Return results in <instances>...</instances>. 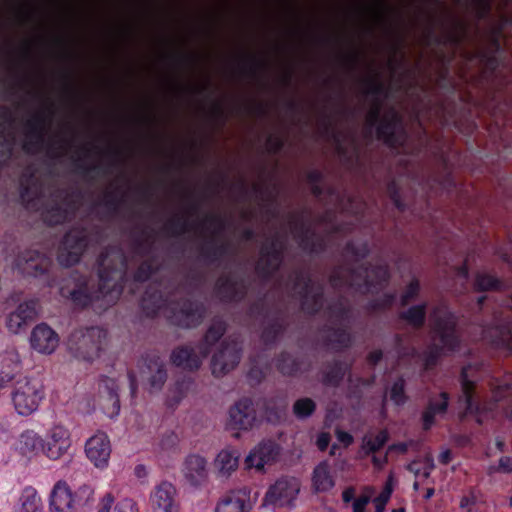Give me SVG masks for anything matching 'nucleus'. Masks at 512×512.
Returning <instances> with one entry per match:
<instances>
[{"label": "nucleus", "mask_w": 512, "mask_h": 512, "mask_svg": "<svg viewBox=\"0 0 512 512\" xmlns=\"http://www.w3.org/2000/svg\"><path fill=\"white\" fill-rule=\"evenodd\" d=\"M433 343L426 358V366L434 364L437 357L448 354L459 346L456 318L445 306H436L431 314Z\"/></svg>", "instance_id": "1"}, {"label": "nucleus", "mask_w": 512, "mask_h": 512, "mask_svg": "<svg viewBox=\"0 0 512 512\" xmlns=\"http://www.w3.org/2000/svg\"><path fill=\"white\" fill-rule=\"evenodd\" d=\"M387 279V267L381 263L370 267L361 264L357 269L350 271L349 274L346 270L337 271L332 281L334 285L347 284L355 286L362 293H373L380 289Z\"/></svg>", "instance_id": "2"}, {"label": "nucleus", "mask_w": 512, "mask_h": 512, "mask_svg": "<svg viewBox=\"0 0 512 512\" xmlns=\"http://www.w3.org/2000/svg\"><path fill=\"white\" fill-rule=\"evenodd\" d=\"M11 403L20 416H30L40 407L45 398V387L35 377H25L15 382L11 391Z\"/></svg>", "instance_id": "3"}, {"label": "nucleus", "mask_w": 512, "mask_h": 512, "mask_svg": "<svg viewBox=\"0 0 512 512\" xmlns=\"http://www.w3.org/2000/svg\"><path fill=\"white\" fill-rule=\"evenodd\" d=\"M224 331V323L222 321H215L207 331L203 344L197 348L181 347L174 350L171 356L173 363L184 369H197L202 360L207 356L210 346L223 335Z\"/></svg>", "instance_id": "4"}, {"label": "nucleus", "mask_w": 512, "mask_h": 512, "mask_svg": "<svg viewBox=\"0 0 512 512\" xmlns=\"http://www.w3.org/2000/svg\"><path fill=\"white\" fill-rule=\"evenodd\" d=\"M474 369L472 367L464 368L462 371V397L460 401L464 403L466 412L481 413L484 411H491L494 402L499 401L504 397L506 391L509 389L508 383L498 384L492 388V402L483 403L480 407L479 389L475 386V382L470 377Z\"/></svg>", "instance_id": "5"}, {"label": "nucleus", "mask_w": 512, "mask_h": 512, "mask_svg": "<svg viewBox=\"0 0 512 512\" xmlns=\"http://www.w3.org/2000/svg\"><path fill=\"white\" fill-rule=\"evenodd\" d=\"M106 341V332L100 328H90L86 332L71 335L68 341L69 351L78 359L92 361Z\"/></svg>", "instance_id": "6"}, {"label": "nucleus", "mask_w": 512, "mask_h": 512, "mask_svg": "<svg viewBox=\"0 0 512 512\" xmlns=\"http://www.w3.org/2000/svg\"><path fill=\"white\" fill-rule=\"evenodd\" d=\"M72 445L71 433L62 424L51 426L43 439V454L50 460H59Z\"/></svg>", "instance_id": "7"}, {"label": "nucleus", "mask_w": 512, "mask_h": 512, "mask_svg": "<svg viewBox=\"0 0 512 512\" xmlns=\"http://www.w3.org/2000/svg\"><path fill=\"white\" fill-rule=\"evenodd\" d=\"M300 492V482L294 477L277 480L267 491L265 502L277 507L290 506Z\"/></svg>", "instance_id": "8"}, {"label": "nucleus", "mask_w": 512, "mask_h": 512, "mask_svg": "<svg viewBox=\"0 0 512 512\" xmlns=\"http://www.w3.org/2000/svg\"><path fill=\"white\" fill-rule=\"evenodd\" d=\"M149 502L153 512H180L177 489L168 481H162L154 487Z\"/></svg>", "instance_id": "9"}, {"label": "nucleus", "mask_w": 512, "mask_h": 512, "mask_svg": "<svg viewBox=\"0 0 512 512\" xmlns=\"http://www.w3.org/2000/svg\"><path fill=\"white\" fill-rule=\"evenodd\" d=\"M256 425V411L248 399L237 402L229 410L227 427L233 431H249Z\"/></svg>", "instance_id": "10"}, {"label": "nucleus", "mask_w": 512, "mask_h": 512, "mask_svg": "<svg viewBox=\"0 0 512 512\" xmlns=\"http://www.w3.org/2000/svg\"><path fill=\"white\" fill-rule=\"evenodd\" d=\"M240 359V347L237 342L224 341L218 351L213 355L211 368L215 376H222L238 364Z\"/></svg>", "instance_id": "11"}, {"label": "nucleus", "mask_w": 512, "mask_h": 512, "mask_svg": "<svg viewBox=\"0 0 512 512\" xmlns=\"http://www.w3.org/2000/svg\"><path fill=\"white\" fill-rule=\"evenodd\" d=\"M39 304L34 299L20 303L17 308L6 317V327L13 333H20L38 315Z\"/></svg>", "instance_id": "12"}, {"label": "nucleus", "mask_w": 512, "mask_h": 512, "mask_svg": "<svg viewBox=\"0 0 512 512\" xmlns=\"http://www.w3.org/2000/svg\"><path fill=\"white\" fill-rule=\"evenodd\" d=\"M86 247V240L82 230H72L64 238L59 249L58 260L64 266L77 263Z\"/></svg>", "instance_id": "13"}, {"label": "nucleus", "mask_w": 512, "mask_h": 512, "mask_svg": "<svg viewBox=\"0 0 512 512\" xmlns=\"http://www.w3.org/2000/svg\"><path fill=\"white\" fill-rule=\"evenodd\" d=\"M118 390V384L114 379L104 378L99 383L98 404L109 417H114L119 414L120 400Z\"/></svg>", "instance_id": "14"}, {"label": "nucleus", "mask_w": 512, "mask_h": 512, "mask_svg": "<svg viewBox=\"0 0 512 512\" xmlns=\"http://www.w3.org/2000/svg\"><path fill=\"white\" fill-rule=\"evenodd\" d=\"M76 499L67 482L59 480L53 486L49 496L50 512H74Z\"/></svg>", "instance_id": "15"}, {"label": "nucleus", "mask_w": 512, "mask_h": 512, "mask_svg": "<svg viewBox=\"0 0 512 512\" xmlns=\"http://www.w3.org/2000/svg\"><path fill=\"white\" fill-rule=\"evenodd\" d=\"M30 345L40 354L50 355L59 345L58 334L46 324H38L31 331Z\"/></svg>", "instance_id": "16"}, {"label": "nucleus", "mask_w": 512, "mask_h": 512, "mask_svg": "<svg viewBox=\"0 0 512 512\" xmlns=\"http://www.w3.org/2000/svg\"><path fill=\"white\" fill-rule=\"evenodd\" d=\"M278 455V447L273 442H263L254 447L245 458V468L263 472L265 466L271 465Z\"/></svg>", "instance_id": "17"}, {"label": "nucleus", "mask_w": 512, "mask_h": 512, "mask_svg": "<svg viewBox=\"0 0 512 512\" xmlns=\"http://www.w3.org/2000/svg\"><path fill=\"white\" fill-rule=\"evenodd\" d=\"M85 451L87 457L96 467L106 466L111 454L108 436L103 432L94 434L87 440Z\"/></svg>", "instance_id": "18"}, {"label": "nucleus", "mask_w": 512, "mask_h": 512, "mask_svg": "<svg viewBox=\"0 0 512 512\" xmlns=\"http://www.w3.org/2000/svg\"><path fill=\"white\" fill-rule=\"evenodd\" d=\"M181 471L190 485L199 486L208 478L207 460L198 454H191L185 458Z\"/></svg>", "instance_id": "19"}, {"label": "nucleus", "mask_w": 512, "mask_h": 512, "mask_svg": "<svg viewBox=\"0 0 512 512\" xmlns=\"http://www.w3.org/2000/svg\"><path fill=\"white\" fill-rule=\"evenodd\" d=\"M22 359L19 351L10 347L0 353V381L10 383L22 370Z\"/></svg>", "instance_id": "20"}, {"label": "nucleus", "mask_w": 512, "mask_h": 512, "mask_svg": "<svg viewBox=\"0 0 512 512\" xmlns=\"http://www.w3.org/2000/svg\"><path fill=\"white\" fill-rule=\"evenodd\" d=\"M251 508L247 489L231 491L217 504L215 512H247Z\"/></svg>", "instance_id": "21"}, {"label": "nucleus", "mask_w": 512, "mask_h": 512, "mask_svg": "<svg viewBox=\"0 0 512 512\" xmlns=\"http://www.w3.org/2000/svg\"><path fill=\"white\" fill-rule=\"evenodd\" d=\"M378 136L392 147L402 145L405 136L398 121L397 114L392 111L377 128Z\"/></svg>", "instance_id": "22"}, {"label": "nucleus", "mask_w": 512, "mask_h": 512, "mask_svg": "<svg viewBox=\"0 0 512 512\" xmlns=\"http://www.w3.org/2000/svg\"><path fill=\"white\" fill-rule=\"evenodd\" d=\"M15 450L22 456L31 459L43 453V439L34 430H25L15 442Z\"/></svg>", "instance_id": "23"}, {"label": "nucleus", "mask_w": 512, "mask_h": 512, "mask_svg": "<svg viewBox=\"0 0 512 512\" xmlns=\"http://www.w3.org/2000/svg\"><path fill=\"white\" fill-rule=\"evenodd\" d=\"M240 452L237 449L225 448L221 450L214 465L221 476L227 477L235 472L239 465Z\"/></svg>", "instance_id": "24"}, {"label": "nucleus", "mask_w": 512, "mask_h": 512, "mask_svg": "<svg viewBox=\"0 0 512 512\" xmlns=\"http://www.w3.org/2000/svg\"><path fill=\"white\" fill-rule=\"evenodd\" d=\"M14 512H44L40 495L34 487H25L18 498Z\"/></svg>", "instance_id": "25"}, {"label": "nucleus", "mask_w": 512, "mask_h": 512, "mask_svg": "<svg viewBox=\"0 0 512 512\" xmlns=\"http://www.w3.org/2000/svg\"><path fill=\"white\" fill-rule=\"evenodd\" d=\"M335 486V479L326 461L319 463L312 473V487L317 492H327Z\"/></svg>", "instance_id": "26"}, {"label": "nucleus", "mask_w": 512, "mask_h": 512, "mask_svg": "<svg viewBox=\"0 0 512 512\" xmlns=\"http://www.w3.org/2000/svg\"><path fill=\"white\" fill-rule=\"evenodd\" d=\"M143 373L147 379L150 392L160 390L166 381V371L163 364L158 360L151 361L147 365V371Z\"/></svg>", "instance_id": "27"}, {"label": "nucleus", "mask_w": 512, "mask_h": 512, "mask_svg": "<svg viewBox=\"0 0 512 512\" xmlns=\"http://www.w3.org/2000/svg\"><path fill=\"white\" fill-rule=\"evenodd\" d=\"M448 398L445 393H441L438 398L432 400L423 414L424 428L429 429L437 416H442L446 412Z\"/></svg>", "instance_id": "28"}, {"label": "nucleus", "mask_w": 512, "mask_h": 512, "mask_svg": "<svg viewBox=\"0 0 512 512\" xmlns=\"http://www.w3.org/2000/svg\"><path fill=\"white\" fill-rule=\"evenodd\" d=\"M474 285L480 291H495L502 287V282L491 273L479 272L476 275Z\"/></svg>", "instance_id": "29"}, {"label": "nucleus", "mask_w": 512, "mask_h": 512, "mask_svg": "<svg viewBox=\"0 0 512 512\" xmlns=\"http://www.w3.org/2000/svg\"><path fill=\"white\" fill-rule=\"evenodd\" d=\"M426 315V305L425 304H417L411 306L406 311H404L401 315L402 319L406 321L409 325L414 327H419L423 325Z\"/></svg>", "instance_id": "30"}, {"label": "nucleus", "mask_w": 512, "mask_h": 512, "mask_svg": "<svg viewBox=\"0 0 512 512\" xmlns=\"http://www.w3.org/2000/svg\"><path fill=\"white\" fill-rule=\"evenodd\" d=\"M315 410V403L310 398L298 399L293 405V412L297 418L309 417Z\"/></svg>", "instance_id": "31"}, {"label": "nucleus", "mask_w": 512, "mask_h": 512, "mask_svg": "<svg viewBox=\"0 0 512 512\" xmlns=\"http://www.w3.org/2000/svg\"><path fill=\"white\" fill-rule=\"evenodd\" d=\"M434 468L433 459L431 456H426L423 463L413 461L408 465V469L416 476L429 477L431 471Z\"/></svg>", "instance_id": "32"}, {"label": "nucleus", "mask_w": 512, "mask_h": 512, "mask_svg": "<svg viewBox=\"0 0 512 512\" xmlns=\"http://www.w3.org/2000/svg\"><path fill=\"white\" fill-rule=\"evenodd\" d=\"M388 440V432L382 430L376 435L364 439V448L369 452H375L381 449Z\"/></svg>", "instance_id": "33"}, {"label": "nucleus", "mask_w": 512, "mask_h": 512, "mask_svg": "<svg viewBox=\"0 0 512 512\" xmlns=\"http://www.w3.org/2000/svg\"><path fill=\"white\" fill-rule=\"evenodd\" d=\"M491 341L498 347L512 349V336L507 329H494L489 332Z\"/></svg>", "instance_id": "34"}, {"label": "nucleus", "mask_w": 512, "mask_h": 512, "mask_svg": "<svg viewBox=\"0 0 512 512\" xmlns=\"http://www.w3.org/2000/svg\"><path fill=\"white\" fill-rule=\"evenodd\" d=\"M420 292V283L417 279H411L403 290L400 300L402 305L413 301Z\"/></svg>", "instance_id": "35"}, {"label": "nucleus", "mask_w": 512, "mask_h": 512, "mask_svg": "<svg viewBox=\"0 0 512 512\" xmlns=\"http://www.w3.org/2000/svg\"><path fill=\"white\" fill-rule=\"evenodd\" d=\"M201 318V313L198 310H183L181 314L177 316V322L179 325L190 327L196 325Z\"/></svg>", "instance_id": "36"}, {"label": "nucleus", "mask_w": 512, "mask_h": 512, "mask_svg": "<svg viewBox=\"0 0 512 512\" xmlns=\"http://www.w3.org/2000/svg\"><path fill=\"white\" fill-rule=\"evenodd\" d=\"M390 399L396 404L400 405L405 402L404 394V381L402 379L397 380L390 390Z\"/></svg>", "instance_id": "37"}, {"label": "nucleus", "mask_w": 512, "mask_h": 512, "mask_svg": "<svg viewBox=\"0 0 512 512\" xmlns=\"http://www.w3.org/2000/svg\"><path fill=\"white\" fill-rule=\"evenodd\" d=\"M392 493V487L390 485V482L387 483L385 489L382 491V493L374 499V504L376 508V512H383L386 503L388 502L390 496Z\"/></svg>", "instance_id": "38"}, {"label": "nucleus", "mask_w": 512, "mask_h": 512, "mask_svg": "<svg viewBox=\"0 0 512 512\" xmlns=\"http://www.w3.org/2000/svg\"><path fill=\"white\" fill-rule=\"evenodd\" d=\"M478 498L476 494L471 491L468 495H464L460 500V508L466 512H476V503Z\"/></svg>", "instance_id": "39"}, {"label": "nucleus", "mask_w": 512, "mask_h": 512, "mask_svg": "<svg viewBox=\"0 0 512 512\" xmlns=\"http://www.w3.org/2000/svg\"><path fill=\"white\" fill-rule=\"evenodd\" d=\"M512 471V458L505 456L499 460V465L497 467H490L489 473L492 474L494 472H503L509 473Z\"/></svg>", "instance_id": "40"}, {"label": "nucleus", "mask_w": 512, "mask_h": 512, "mask_svg": "<svg viewBox=\"0 0 512 512\" xmlns=\"http://www.w3.org/2000/svg\"><path fill=\"white\" fill-rule=\"evenodd\" d=\"M114 512H138V509L133 500L125 498L116 504Z\"/></svg>", "instance_id": "41"}, {"label": "nucleus", "mask_w": 512, "mask_h": 512, "mask_svg": "<svg viewBox=\"0 0 512 512\" xmlns=\"http://www.w3.org/2000/svg\"><path fill=\"white\" fill-rule=\"evenodd\" d=\"M18 266L24 274L37 275L38 262L33 258L26 259L25 264H22L21 260H19Z\"/></svg>", "instance_id": "42"}, {"label": "nucleus", "mask_w": 512, "mask_h": 512, "mask_svg": "<svg viewBox=\"0 0 512 512\" xmlns=\"http://www.w3.org/2000/svg\"><path fill=\"white\" fill-rule=\"evenodd\" d=\"M66 219V213L65 211H62L60 208L55 209V211H49L45 215V220L49 224H58Z\"/></svg>", "instance_id": "43"}, {"label": "nucleus", "mask_w": 512, "mask_h": 512, "mask_svg": "<svg viewBox=\"0 0 512 512\" xmlns=\"http://www.w3.org/2000/svg\"><path fill=\"white\" fill-rule=\"evenodd\" d=\"M279 263H280V257H279L278 252H274L271 255L263 253V255L260 259V262H259V266H264V264H265L271 268H275L279 265Z\"/></svg>", "instance_id": "44"}, {"label": "nucleus", "mask_w": 512, "mask_h": 512, "mask_svg": "<svg viewBox=\"0 0 512 512\" xmlns=\"http://www.w3.org/2000/svg\"><path fill=\"white\" fill-rule=\"evenodd\" d=\"M114 504V496L111 493H106L99 502L97 512H110Z\"/></svg>", "instance_id": "45"}, {"label": "nucleus", "mask_w": 512, "mask_h": 512, "mask_svg": "<svg viewBox=\"0 0 512 512\" xmlns=\"http://www.w3.org/2000/svg\"><path fill=\"white\" fill-rule=\"evenodd\" d=\"M60 292L63 297L71 298L74 302L83 304L81 300L82 292L80 290H67L65 287H62Z\"/></svg>", "instance_id": "46"}, {"label": "nucleus", "mask_w": 512, "mask_h": 512, "mask_svg": "<svg viewBox=\"0 0 512 512\" xmlns=\"http://www.w3.org/2000/svg\"><path fill=\"white\" fill-rule=\"evenodd\" d=\"M370 501L369 496H361L353 502V512H364L365 507Z\"/></svg>", "instance_id": "47"}, {"label": "nucleus", "mask_w": 512, "mask_h": 512, "mask_svg": "<svg viewBox=\"0 0 512 512\" xmlns=\"http://www.w3.org/2000/svg\"><path fill=\"white\" fill-rule=\"evenodd\" d=\"M336 437L337 440L345 447L349 446L353 442V437L349 433L341 430L336 431Z\"/></svg>", "instance_id": "48"}, {"label": "nucleus", "mask_w": 512, "mask_h": 512, "mask_svg": "<svg viewBox=\"0 0 512 512\" xmlns=\"http://www.w3.org/2000/svg\"><path fill=\"white\" fill-rule=\"evenodd\" d=\"M330 442V437L327 433H322L317 438V446L318 448L323 451L325 450Z\"/></svg>", "instance_id": "49"}, {"label": "nucleus", "mask_w": 512, "mask_h": 512, "mask_svg": "<svg viewBox=\"0 0 512 512\" xmlns=\"http://www.w3.org/2000/svg\"><path fill=\"white\" fill-rule=\"evenodd\" d=\"M379 114H380V111H379L378 107H374L371 109V111L368 114V118H367V122L370 126H373L376 123V121L379 117Z\"/></svg>", "instance_id": "50"}, {"label": "nucleus", "mask_w": 512, "mask_h": 512, "mask_svg": "<svg viewBox=\"0 0 512 512\" xmlns=\"http://www.w3.org/2000/svg\"><path fill=\"white\" fill-rule=\"evenodd\" d=\"M355 495V489L352 487L346 488L342 493V499L344 502H350Z\"/></svg>", "instance_id": "51"}, {"label": "nucleus", "mask_w": 512, "mask_h": 512, "mask_svg": "<svg viewBox=\"0 0 512 512\" xmlns=\"http://www.w3.org/2000/svg\"><path fill=\"white\" fill-rule=\"evenodd\" d=\"M408 444L407 443H399L389 446L388 451L393 452L397 451L399 453H405L407 451Z\"/></svg>", "instance_id": "52"}, {"label": "nucleus", "mask_w": 512, "mask_h": 512, "mask_svg": "<svg viewBox=\"0 0 512 512\" xmlns=\"http://www.w3.org/2000/svg\"><path fill=\"white\" fill-rule=\"evenodd\" d=\"M451 460V452L449 450H444L439 455V461L443 464H447Z\"/></svg>", "instance_id": "53"}, {"label": "nucleus", "mask_w": 512, "mask_h": 512, "mask_svg": "<svg viewBox=\"0 0 512 512\" xmlns=\"http://www.w3.org/2000/svg\"><path fill=\"white\" fill-rule=\"evenodd\" d=\"M129 381H130L131 395L135 396L137 384H136L135 377L132 374L129 375Z\"/></svg>", "instance_id": "54"}, {"label": "nucleus", "mask_w": 512, "mask_h": 512, "mask_svg": "<svg viewBox=\"0 0 512 512\" xmlns=\"http://www.w3.org/2000/svg\"><path fill=\"white\" fill-rule=\"evenodd\" d=\"M382 357V352L381 351H374L370 354V361L372 363H377Z\"/></svg>", "instance_id": "55"}, {"label": "nucleus", "mask_w": 512, "mask_h": 512, "mask_svg": "<svg viewBox=\"0 0 512 512\" xmlns=\"http://www.w3.org/2000/svg\"><path fill=\"white\" fill-rule=\"evenodd\" d=\"M458 274H459L460 276H462V277L466 278V277H467V275H468V269H467V267H466V266H462L461 268H459V270H458Z\"/></svg>", "instance_id": "56"}, {"label": "nucleus", "mask_w": 512, "mask_h": 512, "mask_svg": "<svg viewBox=\"0 0 512 512\" xmlns=\"http://www.w3.org/2000/svg\"><path fill=\"white\" fill-rule=\"evenodd\" d=\"M135 471H136V474H137L138 476H141L142 474H143V475H145V474H146L145 467H144V466H141V465L137 466V467H136V469H135Z\"/></svg>", "instance_id": "57"}, {"label": "nucleus", "mask_w": 512, "mask_h": 512, "mask_svg": "<svg viewBox=\"0 0 512 512\" xmlns=\"http://www.w3.org/2000/svg\"><path fill=\"white\" fill-rule=\"evenodd\" d=\"M433 494H434V489L429 488V489L426 491L425 498H426V499H429V498H431V497L433 496Z\"/></svg>", "instance_id": "58"}, {"label": "nucleus", "mask_w": 512, "mask_h": 512, "mask_svg": "<svg viewBox=\"0 0 512 512\" xmlns=\"http://www.w3.org/2000/svg\"><path fill=\"white\" fill-rule=\"evenodd\" d=\"M2 150L5 152H10L11 151L10 143H5L4 145H2Z\"/></svg>", "instance_id": "59"}, {"label": "nucleus", "mask_w": 512, "mask_h": 512, "mask_svg": "<svg viewBox=\"0 0 512 512\" xmlns=\"http://www.w3.org/2000/svg\"><path fill=\"white\" fill-rule=\"evenodd\" d=\"M391 301H392V297L391 296H386L384 302L382 303V305L383 306L387 305V304L391 303Z\"/></svg>", "instance_id": "60"}, {"label": "nucleus", "mask_w": 512, "mask_h": 512, "mask_svg": "<svg viewBox=\"0 0 512 512\" xmlns=\"http://www.w3.org/2000/svg\"><path fill=\"white\" fill-rule=\"evenodd\" d=\"M373 462L377 466H381L382 465V462L380 460H378V458L376 456L373 457Z\"/></svg>", "instance_id": "61"}, {"label": "nucleus", "mask_w": 512, "mask_h": 512, "mask_svg": "<svg viewBox=\"0 0 512 512\" xmlns=\"http://www.w3.org/2000/svg\"><path fill=\"white\" fill-rule=\"evenodd\" d=\"M335 450H336V445H333L331 450H330V454L334 455L335 454Z\"/></svg>", "instance_id": "62"}, {"label": "nucleus", "mask_w": 512, "mask_h": 512, "mask_svg": "<svg viewBox=\"0 0 512 512\" xmlns=\"http://www.w3.org/2000/svg\"><path fill=\"white\" fill-rule=\"evenodd\" d=\"M307 304H308V296L306 295V296H305V300H304V302H303V305H304V306H307Z\"/></svg>", "instance_id": "63"}, {"label": "nucleus", "mask_w": 512, "mask_h": 512, "mask_svg": "<svg viewBox=\"0 0 512 512\" xmlns=\"http://www.w3.org/2000/svg\"><path fill=\"white\" fill-rule=\"evenodd\" d=\"M393 512H404V510L403 509H395V510H393Z\"/></svg>", "instance_id": "64"}]
</instances>
